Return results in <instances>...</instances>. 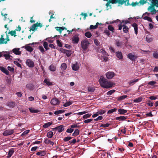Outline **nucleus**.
Wrapping results in <instances>:
<instances>
[{"instance_id":"nucleus-2","label":"nucleus","mask_w":158,"mask_h":158,"mask_svg":"<svg viewBox=\"0 0 158 158\" xmlns=\"http://www.w3.org/2000/svg\"><path fill=\"white\" fill-rule=\"evenodd\" d=\"M124 2V0H109L106 4V5L107 7L110 6V8H111V5H110V3L116 4L118 3V6H119L123 5Z\"/></svg>"},{"instance_id":"nucleus-56","label":"nucleus","mask_w":158,"mask_h":158,"mask_svg":"<svg viewBox=\"0 0 158 158\" xmlns=\"http://www.w3.org/2000/svg\"><path fill=\"white\" fill-rule=\"evenodd\" d=\"M115 92V90H111L108 91L107 93V94L108 95H111L113 93H114Z\"/></svg>"},{"instance_id":"nucleus-42","label":"nucleus","mask_w":158,"mask_h":158,"mask_svg":"<svg viewBox=\"0 0 158 158\" xmlns=\"http://www.w3.org/2000/svg\"><path fill=\"white\" fill-rule=\"evenodd\" d=\"M85 35L86 37L88 38H90L92 36L91 33L89 31H87L85 33Z\"/></svg>"},{"instance_id":"nucleus-61","label":"nucleus","mask_w":158,"mask_h":158,"mask_svg":"<svg viewBox=\"0 0 158 158\" xmlns=\"http://www.w3.org/2000/svg\"><path fill=\"white\" fill-rule=\"evenodd\" d=\"M38 48L41 52H42L43 53H44V49L42 46H39Z\"/></svg>"},{"instance_id":"nucleus-20","label":"nucleus","mask_w":158,"mask_h":158,"mask_svg":"<svg viewBox=\"0 0 158 158\" xmlns=\"http://www.w3.org/2000/svg\"><path fill=\"white\" fill-rule=\"evenodd\" d=\"M46 152L44 151H40L37 152L36 153V155L37 156H43L45 155Z\"/></svg>"},{"instance_id":"nucleus-28","label":"nucleus","mask_w":158,"mask_h":158,"mask_svg":"<svg viewBox=\"0 0 158 158\" xmlns=\"http://www.w3.org/2000/svg\"><path fill=\"white\" fill-rule=\"evenodd\" d=\"M44 82L46 83V85L48 86H51L52 85V83L50 82L49 79L47 78H45L44 79Z\"/></svg>"},{"instance_id":"nucleus-13","label":"nucleus","mask_w":158,"mask_h":158,"mask_svg":"<svg viewBox=\"0 0 158 158\" xmlns=\"http://www.w3.org/2000/svg\"><path fill=\"white\" fill-rule=\"evenodd\" d=\"M123 44V43L120 41L119 40H117L115 41V45L118 47H121Z\"/></svg>"},{"instance_id":"nucleus-59","label":"nucleus","mask_w":158,"mask_h":158,"mask_svg":"<svg viewBox=\"0 0 158 158\" xmlns=\"http://www.w3.org/2000/svg\"><path fill=\"white\" fill-rule=\"evenodd\" d=\"M73 131L74 129L71 127V128H68L66 132L68 133H71Z\"/></svg>"},{"instance_id":"nucleus-46","label":"nucleus","mask_w":158,"mask_h":158,"mask_svg":"<svg viewBox=\"0 0 158 158\" xmlns=\"http://www.w3.org/2000/svg\"><path fill=\"white\" fill-rule=\"evenodd\" d=\"M153 56L154 58L156 59L158 58V52L155 51L153 54Z\"/></svg>"},{"instance_id":"nucleus-24","label":"nucleus","mask_w":158,"mask_h":158,"mask_svg":"<svg viewBox=\"0 0 158 158\" xmlns=\"http://www.w3.org/2000/svg\"><path fill=\"white\" fill-rule=\"evenodd\" d=\"M127 117L124 116H120L115 118L116 120H118L119 121H124L127 119Z\"/></svg>"},{"instance_id":"nucleus-3","label":"nucleus","mask_w":158,"mask_h":158,"mask_svg":"<svg viewBox=\"0 0 158 158\" xmlns=\"http://www.w3.org/2000/svg\"><path fill=\"white\" fill-rule=\"evenodd\" d=\"M81 44L82 48L83 50H85L88 48L90 43L88 41L87 39L86 38L81 41Z\"/></svg>"},{"instance_id":"nucleus-48","label":"nucleus","mask_w":158,"mask_h":158,"mask_svg":"<svg viewBox=\"0 0 158 158\" xmlns=\"http://www.w3.org/2000/svg\"><path fill=\"white\" fill-rule=\"evenodd\" d=\"M108 30L111 31L112 33L114 32V29L112 26L109 25L108 26Z\"/></svg>"},{"instance_id":"nucleus-44","label":"nucleus","mask_w":158,"mask_h":158,"mask_svg":"<svg viewBox=\"0 0 158 158\" xmlns=\"http://www.w3.org/2000/svg\"><path fill=\"white\" fill-rule=\"evenodd\" d=\"M117 108H113V109L109 110L107 112V114H110L114 112H115L117 111Z\"/></svg>"},{"instance_id":"nucleus-50","label":"nucleus","mask_w":158,"mask_h":158,"mask_svg":"<svg viewBox=\"0 0 158 158\" xmlns=\"http://www.w3.org/2000/svg\"><path fill=\"white\" fill-rule=\"evenodd\" d=\"M30 131L29 130H27L23 132L21 134V136H25L26 135H27L29 132Z\"/></svg>"},{"instance_id":"nucleus-29","label":"nucleus","mask_w":158,"mask_h":158,"mask_svg":"<svg viewBox=\"0 0 158 158\" xmlns=\"http://www.w3.org/2000/svg\"><path fill=\"white\" fill-rule=\"evenodd\" d=\"M127 97V96L126 95H124L121 96L117 98V99L118 101H122L124 100Z\"/></svg>"},{"instance_id":"nucleus-19","label":"nucleus","mask_w":158,"mask_h":158,"mask_svg":"<svg viewBox=\"0 0 158 158\" xmlns=\"http://www.w3.org/2000/svg\"><path fill=\"white\" fill-rule=\"evenodd\" d=\"M127 57L132 61H135L136 58V57L135 55L131 53L128 54Z\"/></svg>"},{"instance_id":"nucleus-14","label":"nucleus","mask_w":158,"mask_h":158,"mask_svg":"<svg viewBox=\"0 0 158 158\" xmlns=\"http://www.w3.org/2000/svg\"><path fill=\"white\" fill-rule=\"evenodd\" d=\"M4 35H1V37L0 38V44H7V41H5L6 39L4 38Z\"/></svg>"},{"instance_id":"nucleus-4","label":"nucleus","mask_w":158,"mask_h":158,"mask_svg":"<svg viewBox=\"0 0 158 158\" xmlns=\"http://www.w3.org/2000/svg\"><path fill=\"white\" fill-rule=\"evenodd\" d=\"M79 34H76L73 36L72 38V42L74 44H77L80 38L79 37Z\"/></svg>"},{"instance_id":"nucleus-5","label":"nucleus","mask_w":158,"mask_h":158,"mask_svg":"<svg viewBox=\"0 0 158 158\" xmlns=\"http://www.w3.org/2000/svg\"><path fill=\"white\" fill-rule=\"evenodd\" d=\"M124 2L123 3L125 6H131V5L133 7H135L136 5H137L139 4V3L137 2H132L131 4H130L129 3V0H124Z\"/></svg>"},{"instance_id":"nucleus-17","label":"nucleus","mask_w":158,"mask_h":158,"mask_svg":"<svg viewBox=\"0 0 158 158\" xmlns=\"http://www.w3.org/2000/svg\"><path fill=\"white\" fill-rule=\"evenodd\" d=\"M24 48L27 51L30 52H32L33 50V48L27 44L25 45V46H24Z\"/></svg>"},{"instance_id":"nucleus-53","label":"nucleus","mask_w":158,"mask_h":158,"mask_svg":"<svg viewBox=\"0 0 158 158\" xmlns=\"http://www.w3.org/2000/svg\"><path fill=\"white\" fill-rule=\"evenodd\" d=\"M72 138V137H71L68 136V137H65L64 138L63 140L65 142H67V141H68L69 140Z\"/></svg>"},{"instance_id":"nucleus-21","label":"nucleus","mask_w":158,"mask_h":158,"mask_svg":"<svg viewBox=\"0 0 158 158\" xmlns=\"http://www.w3.org/2000/svg\"><path fill=\"white\" fill-rule=\"evenodd\" d=\"M64 129V126L63 125H61L57 127V130L60 133L63 131Z\"/></svg>"},{"instance_id":"nucleus-38","label":"nucleus","mask_w":158,"mask_h":158,"mask_svg":"<svg viewBox=\"0 0 158 158\" xmlns=\"http://www.w3.org/2000/svg\"><path fill=\"white\" fill-rule=\"evenodd\" d=\"M43 46L46 50L49 49V48L48 47V44L47 42L45 41L44 42Z\"/></svg>"},{"instance_id":"nucleus-16","label":"nucleus","mask_w":158,"mask_h":158,"mask_svg":"<svg viewBox=\"0 0 158 158\" xmlns=\"http://www.w3.org/2000/svg\"><path fill=\"white\" fill-rule=\"evenodd\" d=\"M13 52L16 55H20L21 54V52L19 51V48H15L12 50Z\"/></svg>"},{"instance_id":"nucleus-60","label":"nucleus","mask_w":158,"mask_h":158,"mask_svg":"<svg viewBox=\"0 0 158 158\" xmlns=\"http://www.w3.org/2000/svg\"><path fill=\"white\" fill-rule=\"evenodd\" d=\"M147 0H140V1L138 2L140 3V5H143L144 4L146 3Z\"/></svg>"},{"instance_id":"nucleus-32","label":"nucleus","mask_w":158,"mask_h":158,"mask_svg":"<svg viewBox=\"0 0 158 158\" xmlns=\"http://www.w3.org/2000/svg\"><path fill=\"white\" fill-rule=\"evenodd\" d=\"M52 124V122H48L45 123L43 125V127L44 128H47L51 125Z\"/></svg>"},{"instance_id":"nucleus-15","label":"nucleus","mask_w":158,"mask_h":158,"mask_svg":"<svg viewBox=\"0 0 158 158\" xmlns=\"http://www.w3.org/2000/svg\"><path fill=\"white\" fill-rule=\"evenodd\" d=\"M116 56L119 59H122L123 58L122 54L121 52L119 51L116 52L115 53Z\"/></svg>"},{"instance_id":"nucleus-31","label":"nucleus","mask_w":158,"mask_h":158,"mask_svg":"<svg viewBox=\"0 0 158 158\" xmlns=\"http://www.w3.org/2000/svg\"><path fill=\"white\" fill-rule=\"evenodd\" d=\"M3 56H4L5 59L7 60H10L11 59V56L9 54H3Z\"/></svg>"},{"instance_id":"nucleus-49","label":"nucleus","mask_w":158,"mask_h":158,"mask_svg":"<svg viewBox=\"0 0 158 158\" xmlns=\"http://www.w3.org/2000/svg\"><path fill=\"white\" fill-rule=\"evenodd\" d=\"M106 112V110H100L98 111V113L100 114H103L105 113Z\"/></svg>"},{"instance_id":"nucleus-40","label":"nucleus","mask_w":158,"mask_h":158,"mask_svg":"<svg viewBox=\"0 0 158 158\" xmlns=\"http://www.w3.org/2000/svg\"><path fill=\"white\" fill-rule=\"evenodd\" d=\"M67 65L65 63H63L61 65V69L62 70H64L66 69Z\"/></svg>"},{"instance_id":"nucleus-62","label":"nucleus","mask_w":158,"mask_h":158,"mask_svg":"<svg viewBox=\"0 0 158 158\" xmlns=\"http://www.w3.org/2000/svg\"><path fill=\"white\" fill-rule=\"evenodd\" d=\"M147 104L149 106H153V102H152L150 100H148V102L147 103Z\"/></svg>"},{"instance_id":"nucleus-18","label":"nucleus","mask_w":158,"mask_h":158,"mask_svg":"<svg viewBox=\"0 0 158 158\" xmlns=\"http://www.w3.org/2000/svg\"><path fill=\"white\" fill-rule=\"evenodd\" d=\"M72 67V69L74 71L78 70L79 67V65L77 63L73 64Z\"/></svg>"},{"instance_id":"nucleus-27","label":"nucleus","mask_w":158,"mask_h":158,"mask_svg":"<svg viewBox=\"0 0 158 158\" xmlns=\"http://www.w3.org/2000/svg\"><path fill=\"white\" fill-rule=\"evenodd\" d=\"M37 26H36V24L35 23L33 24L32 25L31 28L29 30V31H35L37 30Z\"/></svg>"},{"instance_id":"nucleus-45","label":"nucleus","mask_w":158,"mask_h":158,"mask_svg":"<svg viewBox=\"0 0 158 158\" xmlns=\"http://www.w3.org/2000/svg\"><path fill=\"white\" fill-rule=\"evenodd\" d=\"M142 98H139L134 100L133 101L134 102L138 103L140 102L142 100Z\"/></svg>"},{"instance_id":"nucleus-51","label":"nucleus","mask_w":158,"mask_h":158,"mask_svg":"<svg viewBox=\"0 0 158 158\" xmlns=\"http://www.w3.org/2000/svg\"><path fill=\"white\" fill-rule=\"evenodd\" d=\"M146 40L148 42H150L152 41V38L149 36L147 37L146 38Z\"/></svg>"},{"instance_id":"nucleus-63","label":"nucleus","mask_w":158,"mask_h":158,"mask_svg":"<svg viewBox=\"0 0 158 158\" xmlns=\"http://www.w3.org/2000/svg\"><path fill=\"white\" fill-rule=\"evenodd\" d=\"M110 125V124L109 123H106L105 124H102L100 126V127H103L104 128L106 127H108Z\"/></svg>"},{"instance_id":"nucleus-26","label":"nucleus","mask_w":158,"mask_h":158,"mask_svg":"<svg viewBox=\"0 0 158 158\" xmlns=\"http://www.w3.org/2000/svg\"><path fill=\"white\" fill-rule=\"evenodd\" d=\"M14 152V151L13 148H11L10 149L9 151L7 157L8 158L10 157L13 154Z\"/></svg>"},{"instance_id":"nucleus-39","label":"nucleus","mask_w":158,"mask_h":158,"mask_svg":"<svg viewBox=\"0 0 158 158\" xmlns=\"http://www.w3.org/2000/svg\"><path fill=\"white\" fill-rule=\"evenodd\" d=\"M53 135V132L52 131H50L47 133V136L49 138H51Z\"/></svg>"},{"instance_id":"nucleus-47","label":"nucleus","mask_w":158,"mask_h":158,"mask_svg":"<svg viewBox=\"0 0 158 158\" xmlns=\"http://www.w3.org/2000/svg\"><path fill=\"white\" fill-rule=\"evenodd\" d=\"M67 57H69L71 56V51L66 50L65 53Z\"/></svg>"},{"instance_id":"nucleus-30","label":"nucleus","mask_w":158,"mask_h":158,"mask_svg":"<svg viewBox=\"0 0 158 158\" xmlns=\"http://www.w3.org/2000/svg\"><path fill=\"white\" fill-rule=\"evenodd\" d=\"M30 111L32 113H36L39 112L40 110H34L33 108H31L29 109Z\"/></svg>"},{"instance_id":"nucleus-25","label":"nucleus","mask_w":158,"mask_h":158,"mask_svg":"<svg viewBox=\"0 0 158 158\" xmlns=\"http://www.w3.org/2000/svg\"><path fill=\"white\" fill-rule=\"evenodd\" d=\"M132 26L134 27L135 34L137 35L138 33V25L136 23H134L132 24Z\"/></svg>"},{"instance_id":"nucleus-12","label":"nucleus","mask_w":158,"mask_h":158,"mask_svg":"<svg viewBox=\"0 0 158 158\" xmlns=\"http://www.w3.org/2000/svg\"><path fill=\"white\" fill-rule=\"evenodd\" d=\"M113 85V84L112 83L110 82H108L107 81L103 88H109L111 87Z\"/></svg>"},{"instance_id":"nucleus-57","label":"nucleus","mask_w":158,"mask_h":158,"mask_svg":"<svg viewBox=\"0 0 158 158\" xmlns=\"http://www.w3.org/2000/svg\"><path fill=\"white\" fill-rule=\"evenodd\" d=\"M91 114H85L83 116V118L84 119H85L87 118H89L91 116Z\"/></svg>"},{"instance_id":"nucleus-1","label":"nucleus","mask_w":158,"mask_h":158,"mask_svg":"<svg viewBox=\"0 0 158 158\" xmlns=\"http://www.w3.org/2000/svg\"><path fill=\"white\" fill-rule=\"evenodd\" d=\"M155 6L158 7V0H152L151 5L148 8V10L152 15L155 14L157 12L155 9Z\"/></svg>"},{"instance_id":"nucleus-54","label":"nucleus","mask_w":158,"mask_h":158,"mask_svg":"<svg viewBox=\"0 0 158 158\" xmlns=\"http://www.w3.org/2000/svg\"><path fill=\"white\" fill-rule=\"evenodd\" d=\"M56 43L57 45L60 47H62V43L59 40H57Z\"/></svg>"},{"instance_id":"nucleus-41","label":"nucleus","mask_w":158,"mask_h":158,"mask_svg":"<svg viewBox=\"0 0 158 158\" xmlns=\"http://www.w3.org/2000/svg\"><path fill=\"white\" fill-rule=\"evenodd\" d=\"M102 54L104 56H108V53L103 49L100 50Z\"/></svg>"},{"instance_id":"nucleus-64","label":"nucleus","mask_w":158,"mask_h":158,"mask_svg":"<svg viewBox=\"0 0 158 158\" xmlns=\"http://www.w3.org/2000/svg\"><path fill=\"white\" fill-rule=\"evenodd\" d=\"M95 90L94 88V87H90L88 88V91L90 92H94Z\"/></svg>"},{"instance_id":"nucleus-11","label":"nucleus","mask_w":158,"mask_h":158,"mask_svg":"<svg viewBox=\"0 0 158 158\" xmlns=\"http://www.w3.org/2000/svg\"><path fill=\"white\" fill-rule=\"evenodd\" d=\"M0 70L3 73L5 74L6 75H9V72L8 71L6 68L2 66H0Z\"/></svg>"},{"instance_id":"nucleus-9","label":"nucleus","mask_w":158,"mask_h":158,"mask_svg":"<svg viewBox=\"0 0 158 158\" xmlns=\"http://www.w3.org/2000/svg\"><path fill=\"white\" fill-rule=\"evenodd\" d=\"M106 76L107 78L111 79L115 75V74L113 72H108L106 73Z\"/></svg>"},{"instance_id":"nucleus-22","label":"nucleus","mask_w":158,"mask_h":158,"mask_svg":"<svg viewBox=\"0 0 158 158\" xmlns=\"http://www.w3.org/2000/svg\"><path fill=\"white\" fill-rule=\"evenodd\" d=\"M123 32L126 33H128L129 31V28L126 26V24H123Z\"/></svg>"},{"instance_id":"nucleus-35","label":"nucleus","mask_w":158,"mask_h":158,"mask_svg":"<svg viewBox=\"0 0 158 158\" xmlns=\"http://www.w3.org/2000/svg\"><path fill=\"white\" fill-rule=\"evenodd\" d=\"M49 69L51 71L54 72L56 71V67L54 65L51 64L50 66Z\"/></svg>"},{"instance_id":"nucleus-52","label":"nucleus","mask_w":158,"mask_h":158,"mask_svg":"<svg viewBox=\"0 0 158 158\" xmlns=\"http://www.w3.org/2000/svg\"><path fill=\"white\" fill-rule=\"evenodd\" d=\"M7 106L10 107H13L15 106V103L12 102H9L8 103Z\"/></svg>"},{"instance_id":"nucleus-58","label":"nucleus","mask_w":158,"mask_h":158,"mask_svg":"<svg viewBox=\"0 0 158 158\" xmlns=\"http://www.w3.org/2000/svg\"><path fill=\"white\" fill-rule=\"evenodd\" d=\"M118 21L120 23V24L118 25V30H121L122 27H123V24H122L121 23V21L120 20H118Z\"/></svg>"},{"instance_id":"nucleus-37","label":"nucleus","mask_w":158,"mask_h":158,"mask_svg":"<svg viewBox=\"0 0 158 158\" xmlns=\"http://www.w3.org/2000/svg\"><path fill=\"white\" fill-rule=\"evenodd\" d=\"M64 110H56L54 112V114L56 115H58L64 113Z\"/></svg>"},{"instance_id":"nucleus-8","label":"nucleus","mask_w":158,"mask_h":158,"mask_svg":"<svg viewBox=\"0 0 158 158\" xmlns=\"http://www.w3.org/2000/svg\"><path fill=\"white\" fill-rule=\"evenodd\" d=\"M60 103V101L56 98H52L50 101L51 104L53 105H58Z\"/></svg>"},{"instance_id":"nucleus-34","label":"nucleus","mask_w":158,"mask_h":158,"mask_svg":"<svg viewBox=\"0 0 158 158\" xmlns=\"http://www.w3.org/2000/svg\"><path fill=\"white\" fill-rule=\"evenodd\" d=\"M142 18L146 20H148L149 22H152V20L151 18L148 16H142Z\"/></svg>"},{"instance_id":"nucleus-7","label":"nucleus","mask_w":158,"mask_h":158,"mask_svg":"<svg viewBox=\"0 0 158 158\" xmlns=\"http://www.w3.org/2000/svg\"><path fill=\"white\" fill-rule=\"evenodd\" d=\"M26 64L30 68H33L34 66V62L32 60L28 59L27 60L26 62Z\"/></svg>"},{"instance_id":"nucleus-33","label":"nucleus","mask_w":158,"mask_h":158,"mask_svg":"<svg viewBox=\"0 0 158 158\" xmlns=\"http://www.w3.org/2000/svg\"><path fill=\"white\" fill-rule=\"evenodd\" d=\"M139 79H136L132 80L131 81H130L129 82V85H133L135 83L137 82L139 80Z\"/></svg>"},{"instance_id":"nucleus-55","label":"nucleus","mask_w":158,"mask_h":158,"mask_svg":"<svg viewBox=\"0 0 158 158\" xmlns=\"http://www.w3.org/2000/svg\"><path fill=\"white\" fill-rule=\"evenodd\" d=\"M72 104L70 102H68L63 105L64 107H66L71 105Z\"/></svg>"},{"instance_id":"nucleus-36","label":"nucleus","mask_w":158,"mask_h":158,"mask_svg":"<svg viewBox=\"0 0 158 158\" xmlns=\"http://www.w3.org/2000/svg\"><path fill=\"white\" fill-rule=\"evenodd\" d=\"M80 131L78 129H76L74 132L72 134V135L74 136H76L78 135Z\"/></svg>"},{"instance_id":"nucleus-43","label":"nucleus","mask_w":158,"mask_h":158,"mask_svg":"<svg viewBox=\"0 0 158 158\" xmlns=\"http://www.w3.org/2000/svg\"><path fill=\"white\" fill-rule=\"evenodd\" d=\"M16 30H15L13 31H12L8 33V34H10L11 36H14V37H15L16 36Z\"/></svg>"},{"instance_id":"nucleus-6","label":"nucleus","mask_w":158,"mask_h":158,"mask_svg":"<svg viewBox=\"0 0 158 158\" xmlns=\"http://www.w3.org/2000/svg\"><path fill=\"white\" fill-rule=\"evenodd\" d=\"M107 81V79H106L103 76H101L99 80V82L100 85L102 87H104Z\"/></svg>"},{"instance_id":"nucleus-23","label":"nucleus","mask_w":158,"mask_h":158,"mask_svg":"<svg viewBox=\"0 0 158 158\" xmlns=\"http://www.w3.org/2000/svg\"><path fill=\"white\" fill-rule=\"evenodd\" d=\"M118 111L119 114H123L126 113L127 112V110L121 108L119 109Z\"/></svg>"},{"instance_id":"nucleus-10","label":"nucleus","mask_w":158,"mask_h":158,"mask_svg":"<svg viewBox=\"0 0 158 158\" xmlns=\"http://www.w3.org/2000/svg\"><path fill=\"white\" fill-rule=\"evenodd\" d=\"M14 132V131L13 130H6L3 132V135L4 136H7L12 135Z\"/></svg>"}]
</instances>
